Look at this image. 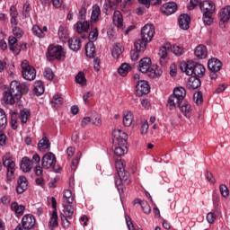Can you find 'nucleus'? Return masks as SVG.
Listing matches in <instances>:
<instances>
[{"instance_id":"nucleus-1","label":"nucleus","mask_w":230,"mask_h":230,"mask_svg":"<svg viewBox=\"0 0 230 230\" xmlns=\"http://www.w3.org/2000/svg\"><path fill=\"white\" fill-rule=\"evenodd\" d=\"M30 84L28 83H20L13 81L10 84L8 91L4 92L3 102L7 105H13L16 100H21L22 94H28Z\"/></svg>"},{"instance_id":"nucleus-2","label":"nucleus","mask_w":230,"mask_h":230,"mask_svg":"<svg viewBox=\"0 0 230 230\" xmlns=\"http://www.w3.org/2000/svg\"><path fill=\"white\" fill-rule=\"evenodd\" d=\"M155 34V27L153 24H146L141 30V39L135 42V49L145 51L148 42L152 41Z\"/></svg>"},{"instance_id":"nucleus-3","label":"nucleus","mask_w":230,"mask_h":230,"mask_svg":"<svg viewBox=\"0 0 230 230\" xmlns=\"http://www.w3.org/2000/svg\"><path fill=\"white\" fill-rule=\"evenodd\" d=\"M140 73H146L149 78H157L163 75V71L157 65H152L150 58H144L139 61Z\"/></svg>"},{"instance_id":"nucleus-4","label":"nucleus","mask_w":230,"mask_h":230,"mask_svg":"<svg viewBox=\"0 0 230 230\" xmlns=\"http://www.w3.org/2000/svg\"><path fill=\"white\" fill-rule=\"evenodd\" d=\"M168 49H171L175 57H181V55H184V48H182V46L173 45L172 47L170 43H167L160 48L158 51V57H160L159 62L161 66H166V62L169 60Z\"/></svg>"},{"instance_id":"nucleus-5","label":"nucleus","mask_w":230,"mask_h":230,"mask_svg":"<svg viewBox=\"0 0 230 230\" xmlns=\"http://www.w3.org/2000/svg\"><path fill=\"white\" fill-rule=\"evenodd\" d=\"M199 8L203 13L202 19L206 26H211L213 24V14L217 10L215 3L209 0H205L199 3Z\"/></svg>"},{"instance_id":"nucleus-6","label":"nucleus","mask_w":230,"mask_h":230,"mask_svg":"<svg viewBox=\"0 0 230 230\" xmlns=\"http://www.w3.org/2000/svg\"><path fill=\"white\" fill-rule=\"evenodd\" d=\"M181 71H184V73L188 76H191V75H194L198 78H202L204 76V73H206V67L202 64L195 63L193 61H188L187 64H183L181 66Z\"/></svg>"},{"instance_id":"nucleus-7","label":"nucleus","mask_w":230,"mask_h":230,"mask_svg":"<svg viewBox=\"0 0 230 230\" xmlns=\"http://www.w3.org/2000/svg\"><path fill=\"white\" fill-rule=\"evenodd\" d=\"M3 165L7 168L6 181L12 182L15 179V162L13 160L12 154L7 153L2 158Z\"/></svg>"},{"instance_id":"nucleus-8","label":"nucleus","mask_w":230,"mask_h":230,"mask_svg":"<svg viewBox=\"0 0 230 230\" xmlns=\"http://www.w3.org/2000/svg\"><path fill=\"white\" fill-rule=\"evenodd\" d=\"M41 166L42 168H45V170H49V168H52L53 172L56 173L60 172V167L57 166V156L51 152H49L43 155L41 159Z\"/></svg>"},{"instance_id":"nucleus-9","label":"nucleus","mask_w":230,"mask_h":230,"mask_svg":"<svg viewBox=\"0 0 230 230\" xmlns=\"http://www.w3.org/2000/svg\"><path fill=\"white\" fill-rule=\"evenodd\" d=\"M66 57V52H64V49L60 45H49L47 52V58L50 62L53 60H62Z\"/></svg>"},{"instance_id":"nucleus-10","label":"nucleus","mask_w":230,"mask_h":230,"mask_svg":"<svg viewBox=\"0 0 230 230\" xmlns=\"http://www.w3.org/2000/svg\"><path fill=\"white\" fill-rule=\"evenodd\" d=\"M22 67V75L24 80H29L30 82L35 80L37 78V71L35 67L30 66L28 64V60H23L21 65Z\"/></svg>"},{"instance_id":"nucleus-11","label":"nucleus","mask_w":230,"mask_h":230,"mask_svg":"<svg viewBox=\"0 0 230 230\" xmlns=\"http://www.w3.org/2000/svg\"><path fill=\"white\" fill-rule=\"evenodd\" d=\"M51 204L54 210L49 221V229L55 230L56 227H58V212H57V199L55 197L51 198Z\"/></svg>"},{"instance_id":"nucleus-12","label":"nucleus","mask_w":230,"mask_h":230,"mask_svg":"<svg viewBox=\"0 0 230 230\" xmlns=\"http://www.w3.org/2000/svg\"><path fill=\"white\" fill-rule=\"evenodd\" d=\"M150 93V84L145 80L137 81L136 84V93L137 96H143Z\"/></svg>"},{"instance_id":"nucleus-13","label":"nucleus","mask_w":230,"mask_h":230,"mask_svg":"<svg viewBox=\"0 0 230 230\" xmlns=\"http://www.w3.org/2000/svg\"><path fill=\"white\" fill-rule=\"evenodd\" d=\"M115 186H120V184H130V172L127 171H119L118 176H115Z\"/></svg>"},{"instance_id":"nucleus-14","label":"nucleus","mask_w":230,"mask_h":230,"mask_svg":"<svg viewBox=\"0 0 230 230\" xmlns=\"http://www.w3.org/2000/svg\"><path fill=\"white\" fill-rule=\"evenodd\" d=\"M35 224H37V220L31 214H27L22 218V226L25 230L33 229L35 227Z\"/></svg>"},{"instance_id":"nucleus-15","label":"nucleus","mask_w":230,"mask_h":230,"mask_svg":"<svg viewBox=\"0 0 230 230\" xmlns=\"http://www.w3.org/2000/svg\"><path fill=\"white\" fill-rule=\"evenodd\" d=\"M113 134L115 145L127 148V133L121 130H117Z\"/></svg>"},{"instance_id":"nucleus-16","label":"nucleus","mask_w":230,"mask_h":230,"mask_svg":"<svg viewBox=\"0 0 230 230\" xmlns=\"http://www.w3.org/2000/svg\"><path fill=\"white\" fill-rule=\"evenodd\" d=\"M63 208H64V213L65 215H61V220L62 222H64V220L66 222V226L69 227V220H67V218H71L73 217V215L75 214V207H73V205L67 203L63 204Z\"/></svg>"},{"instance_id":"nucleus-17","label":"nucleus","mask_w":230,"mask_h":230,"mask_svg":"<svg viewBox=\"0 0 230 230\" xmlns=\"http://www.w3.org/2000/svg\"><path fill=\"white\" fill-rule=\"evenodd\" d=\"M161 12L164 15H172V13L177 12V4L175 2L164 4L161 7Z\"/></svg>"},{"instance_id":"nucleus-18","label":"nucleus","mask_w":230,"mask_h":230,"mask_svg":"<svg viewBox=\"0 0 230 230\" xmlns=\"http://www.w3.org/2000/svg\"><path fill=\"white\" fill-rule=\"evenodd\" d=\"M183 102L182 99H179V97L171 94L167 100V109L169 111H175Z\"/></svg>"},{"instance_id":"nucleus-19","label":"nucleus","mask_w":230,"mask_h":230,"mask_svg":"<svg viewBox=\"0 0 230 230\" xmlns=\"http://www.w3.org/2000/svg\"><path fill=\"white\" fill-rule=\"evenodd\" d=\"M28 190V179L26 176H20L17 181L16 192L18 195L24 193Z\"/></svg>"},{"instance_id":"nucleus-20","label":"nucleus","mask_w":230,"mask_h":230,"mask_svg":"<svg viewBox=\"0 0 230 230\" xmlns=\"http://www.w3.org/2000/svg\"><path fill=\"white\" fill-rule=\"evenodd\" d=\"M191 18L187 13H182L178 18V24L181 30H190Z\"/></svg>"},{"instance_id":"nucleus-21","label":"nucleus","mask_w":230,"mask_h":230,"mask_svg":"<svg viewBox=\"0 0 230 230\" xmlns=\"http://www.w3.org/2000/svg\"><path fill=\"white\" fill-rule=\"evenodd\" d=\"M20 168L22 172L28 173L31 172V168H33V162L28 156H25L22 159Z\"/></svg>"},{"instance_id":"nucleus-22","label":"nucleus","mask_w":230,"mask_h":230,"mask_svg":"<svg viewBox=\"0 0 230 230\" xmlns=\"http://www.w3.org/2000/svg\"><path fill=\"white\" fill-rule=\"evenodd\" d=\"M178 109L185 116V118H191V104L188 103V102L183 101L181 102L180 107Z\"/></svg>"},{"instance_id":"nucleus-23","label":"nucleus","mask_w":230,"mask_h":230,"mask_svg":"<svg viewBox=\"0 0 230 230\" xmlns=\"http://www.w3.org/2000/svg\"><path fill=\"white\" fill-rule=\"evenodd\" d=\"M209 71H220L222 69V61L217 58H211L208 62Z\"/></svg>"},{"instance_id":"nucleus-24","label":"nucleus","mask_w":230,"mask_h":230,"mask_svg":"<svg viewBox=\"0 0 230 230\" xmlns=\"http://www.w3.org/2000/svg\"><path fill=\"white\" fill-rule=\"evenodd\" d=\"M68 47L72 51H79L80 48H82V40H80V38H70L68 40Z\"/></svg>"},{"instance_id":"nucleus-25","label":"nucleus","mask_w":230,"mask_h":230,"mask_svg":"<svg viewBox=\"0 0 230 230\" xmlns=\"http://www.w3.org/2000/svg\"><path fill=\"white\" fill-rule=\"evenodd\" d=\"M202 85V83L200 82V79L197 76H191L189 79L187 87L190 91H194V89H199Z\"/></svg>"},{"instance_id":"nucleus-26","label":"nucleus","mask_w":230,"mask_h":230,"mask_svg":"<svg viewBox=\"0 0 230 230\" xmlns=\"http://www.w3.org/2000/svg\"><path fill=\"white\" fill-rule=\"evenodd\" d=\"M11 209L14 212L16 217H22L24 215V209L26 208L22 205H19L16 201L11 204Z\"/></svg>"},{"instance_id":"nucleus-27","label":"nucleus","mask_w":230,"mask_h":230,"mask_svg":"<svg viewBox=\"0 0 230 230\" xmlns=\"http://www.w3.org/2000/svg\"><path fill=\"white\" fill-rule=\"evenodd\" d=\"M194 55L197 58H206L208 57V49L204 45H199L195 49Z\"/></svg>"},{"instance_id":"nucleus-28","label":"nucleus","mask_w":230,"mask_h":230,"mask_svg":"<svg viewBox=\"0 0 230 230\" xmlns=\"http://www.w3.org/2000/svg\"><path fill=\"white\" fill-rule=\"evenodd\" d=\"M113 22L115 26H118L120 30H124L123 27V15L121 14V12L115 11L113 13Z\"/></svg>"},{"instance_id":"nucleus-29","label":"nucleus","mask_w":230,"mask_h":230,"mask_svg":"<svg viewBox=\"0 0 230 230\" xmlns=\"http://www.w3.org/2000/svg\"><path fill=\"white\" fill-rule=\"evenodd\" d=\"M51 144L47 137H43L38 143V148L40 152H46V150H49Z\"/></svg>"},{"instance_id":"nucleus-30","label":"nucleus","mask_w":230,"mask_h":230,"mask_svg":"<svg viewBox=\"0 0 230 230\" xmlns=\"http://www.w3.org/2000/svg\"><path fill=\"white\" fill-rule=\"evenodd\" d=\"M219 19L222 22H227L230 19V5H227L226 7L223 8L219 12Z\"/></svg>"},{"instance_id":"nucleus-31","label":"nucleus","mask_w":230,"mask_h":230,"mask_svg":"<svg viewBox=\"0 0 230 230\" xmlns=\"http://www.w3.org/2000/svg\"><path fill=\"white\" fill-rule=\"evenodd\" d=\"M89 28H91V24L89 23V22H77L76 23L77 33H84L85 31H89Z\"/></svg>"},{"instance_id":"nucleus-32","label":"nucleus","mask_w":230,"mask_h":230,"mask_svg":"<svg viewBox=\"0 0 230 230\" xmlns=\"http://www.w3.org/2000/svg\"><path fill=\"white\" fill-rule=\"evenodd\" d=\"M172 96H175L176 98L184 101V99L186 98V89H184V87L182 86L174 88Z\"/></svg>"},{"instance_id":"nucleus-33","label":"nucleus","mask_w":230,"mask_h":230,"mask_svg":"<svg viewBox=\"0 0 230 230\" xmlns=\"http://www.w3.org/2000/svg\"><path fill=\"white\" fill-rule=\"evenodd\" d=\"M132 121H134V115L132 112H125L122 119L124 127H130L132 125Z\"/></svg>"},{"instance_id":"nucleus-34","label":"nucleus","mask_w":230,"mask_h":230,"mask_svg":"<svg viewBox=\"0 0 230 230\" xmlns=\"http://www.w3.org/2000/svg\"><path fill=\"white\" fill-rule=\"evenodd\" d=\"M62 103H64V98H62V95L59 93H57L52 97L51 106L54 109H58L59 105H62Z\"/></svg>"},{"instance_id":"nucleus-35","label":"nucleus","mask_w":230,"mask_h":230,"mask_svg":"<svg viewBox=\"0 0 230 230\" xmlns=\"http://www.w3.org/2000/svg\"><path fill=\"white\" fill-rule=\"evenodd\" d=\"M85 53H86V57H89V58H93V57H94V53H96V48L94 47V42H88L85 45Z\"/></svg>"},{"instance_id":"nucleus-36","label":"nucleus","mask_w":230,"mask_h":230,"mask_svg":"<svg viewBox=\"0 0 230 230\" xmlns=\"http://www.w3.org/2000/svg\"><path fill=\"white\" fill-rule=\"evenodd\" d=\"M33 91L36 96H40L41 94H44V83H42V81H36L34 83Z\"/></svg>"},{"instance_id":"nucleus-37","label":"nucleus","mask_w":230,"mask_h":230,"mask_svg":"<svg viewBox=\"0 0 230 230\" xmlns=\"http://www.w3.org/2000/svg\"><path fill=\"white\" fill-rule=\"evenodd\" d=\"M31 116V113H30V110L24 109L20 111V116L19 119L21 123H28V119Z\"/></svg>"},{"instance_id":"nucleus-38","label":"nucleus","mask_w":230,"mask_h":230,"mask_svg":"<svg viewBox=\"0 0 230 230\" xmlns=\"http://www.w3.org/2000/svg\"><path fill=\"white\" fill-rule=\"evenodd\" d=\"M130 65H128V63H123L120 65V66L118 69V73L119 75H120V76H127V75H128V71H130Z\"/></svg>"},{"instance_id":"nucleus-39","label":"nucleus","mask_w":230,"mask_h":230,"mask_svg":"<svg viewBox=\"0 0 230 230\" xmlns=\"http://www.w3.org/2000/svg\"><path fill=\"white\" fill-rule=\"evenodd\" d=\"M121 53H123V47L121 44L118 43L113 47L111 55L113 58H119V57H121Z\"/></svg>"},{"instance_id":"nucleus-40","label":"nucleus","mask_w":230,"mask_h":230,"mask_svg":"<svg viewBox=\"0 0 230 230\" xmlns=\"http://www.w3.org/2000/svg\"><path fill=\"white\" fill-rule=\"evenodd\" d=\"M31 31L32 34L35 35V37H38V39H44V37H46L44 31H42V29L39 25H33Z\"/></svg>"},{"instance_id":"nucleus-41","label":"nucleus","mask_w":230,"mask_h":230,"mask_svg":"<svg viewBox=\"0 0 230 230\" xmlns=\"http://www.w3.org/2000/svg\"><path fill=\"white\" fill-rule=\"evenodd\" d=\"M26 49V44L22 45L19 43V41L16 44L9 47L10 51H13L14 55H19V53H21V49Z\"/></svg>"},{"instance_id":"nucleus-42","label":"nucleus","mask_w":230,"mask_h":230,"mask_svg":"<svg viewBox=\"0 0 230 230\" xmlns=\"http://www.w3.org/2000/svg\"><path fill=\"white\" fill-rule=\"evenodd\" d=\"M63 199L66 201V204H72L75 202V196H73L71 190H65Z\"/></svg>"},{"instance_id":"nucleus-43","label":"nucleus","mask_w":230,"mask_h":230,"mask_svg":"<svg viewBox=\"0 0 230 230\" xmlns=\"http://www.w3.org/2000/svg\"><path fill=\"white\" fill-rule=\"evenodd\" d=\"M102 14V9H100V6L98 4H95L93 6L92 11V21H94L96 22L98 21V17Z\"/></svg>"},{"instance_id":"nucleus-44","label":"nucleus","mask_w":230,"mask_h":230,"mask_svg":"<svg viewBox=\"0 0 230 230\" xmlns=\"http://www.w3.org/2000/svg\"><path fill=\"white\" fill-rule=\"evenodd\" d=\"M75 83L79 84L80 85H85V84H87V80L85 79V74H84V72H79L76 75H75Z\"/></svg>"},{"instance_id":"nucleus-45","label":"nucleus","mask_w":230,"mask_h":230,"mask_svg":"<svg viewBox=\"0 0 230 230\" xmlns=\"http://www.w3.org/2000/svg\"><path fill=\"white\" fill-rule=\"evenodd\" d=\"M6 125H8V119H6V113H4V111L0 109V128H6Z\"/></svg>"},{"instance_id":"nucleus-46","label":"nucleus","mask_w":230,"mask_h":230,"mask_svg":"<svg viewBox=\"0 0 230 230\" xmlns=\"http://www.w3.org/2000/svg\"><path fill=\"white\" fill-rule=\"evenodd\" d=\"M30 13H31V5L30 3L26 2L23 4L22 7V17H24V19H28V17H30Z\"/></svg>"},{"instance_id":"nucleus-47","label":"nucleus","mask_w":230,"mask_h":230,"mask_svg":"<svg viewBox=\"0 0 230 230\" xmlns=\"http://www.w3.org/2000/svg\"><path fill=\"white\" fill-rule=\"evenodd\" d=\"M80 157H82V152H77L75 157L72 160L71 170H76L78 168V164L80 163Z\"/></svg>"},{"instance_id":"nucleus-48","label":"nucleus","mask_w":230,"mask_h":230,"mask_svg":"<svg viewBox=\"0 0 230 230\" xmlns=\"http://www.w3.org/2000/svg\"><path fill=\"white\" fill-rule=\"evenodd\" d=\"M58 37L61 40H67L69 34L67 33V30H66V28H64V26H59L58 29Z\"/></svg>"},{"instance_id":"nucleus-49","label":"nucleus","mask_w":230,"mask_h":230,"mask_svg":"<svg viewBox=\"0 0 230 230\" xmlns=\"http://www.w3.org/2000/svg\"><path fill=\"white\" fill-rule=\"evenodd\" d=\"M127 152H128L127 147H122L119 146H117L114 149V155H117V157H121L122 155H126Z\"/></svg>"},{"instance_id":"nucleus-50","label":"nucleus","mask_w":230,"mask_h":230,"mask_svg":"<svg viewBox=\"0 0 230 230\" xmlns=\"http://www.w3.org/2000/svg\"><path fill=\"white\" fill-rule=\"evenodd\" d=\"M119 3H121V0H107L104 6H106V10H109V8H116Z\"/></svg>"},{"instance_id":"nucleus-51","label":"nucleus","mask_w":230,"mask_h":230,"mask_svg":"<svg viewBox=\"0 0 230 230\" xmlns=\"http://www.w3.org/2000/svg\"><path fill=\"white\" fill-rule=\"evenodd\" d=\"M193 100L197 105H201L204 102V97L202 96V92H197L193 95Z\"/></svg>"},{"instance_id":"nucleus-52","label":"nucleus","mask_w":230,"mask_h":230,"mask_svg":"<svg viewBox=\"0 0 230 230\" xmlns=\"http://www.w3.org/2000/svg\"><path fill=\"white\" fill-rule=\"evenodd\" d=\"M219 191H220L222 197H224L225 199L229 197V189L227 188V186L226 184H221L219 186Z\"/></svg>"},{"instance_id":"nucleus-53","label":"nucleus","mask_w":230,"mask_h":230,"mask_svg":"<svg viewBox=\"0 0 230 230\" xmlns=\"http://www.w3.org/2000/svg\"><path fill=\"white\" fill-rule=\"evenodd\" d=\"M43 75L45 78H47V80H53V78H55V74L53 73V70L49 67L45 68Z\"/></svg>"},{"instance_id":"nucleus-54","label":"nucleus","mask_w":230,"mask_h":230,"mask_svg":"<svg viewBox=\"0 0 230 230\" xmlns=\"http://www.w3.org/2000/svg\"><path fill=\"white\" fill-rule=\"evenodd\" d=\"M90 42H94V40H98V28H94L88 36Z\"/></svg>"},{"instance_id":"nucleus-55","label":"nucleus","mask_w":230,"mask_h":230,"mask_svg":"<svg viewBox=\"0 0 230 230\" xmlns=\"http://www.w3.org/2000/svg\"><path fill=\"white\" fill-rule=\"evenodd\" d=\"M13 33L14 35V37H17V39H21V37H22V35H24V31H22V29H21V27H13Z\"/></svg>"},{"instance_id":"nucleus-56","label":"nucleus","mask_w":230,"mask_h":230,"mask_svg":"<svg viewBox=\"0 0 230 230\" xmlns=\"http://www.w3.org/2000/svg\"><path fill=\"white\" fill-rule=\"evenodd\" d=\"M115 167H116L118 174L119 173V172H125V164H123V161H121V160H117L115 162Z\"/></svg>"},{"instance_id":"nucleus-57","label":"nucleus","mask_w":230,"mask_h":230,"mask_svg":"<svg viewBox=\"0 0 230 230\" xmlns=\"http://www.w3.org/2000/svg\"><path fill=\"white\" fill-rule=\"evenodd\" d=\"M141 208H142V211L146 215H150V213L152 212V208H150V204H148L146 201H143V203L141 205Z\"/></svg>"},{"instance_id":"nucleus-58","label":"nucleus","mask_w":230,"mask_h":230,"mask_svg":"<svg viewBox=\"0 0 230 230\" xmlns=\"http://www.w3.org/2000/svg\"><path fill=\"white\" fill-rule=\"evenodd\" d=\"M16 118H17V113H13L11 117V128H13V130H17L18 128Z\"/></svg>"},{"instance_id":"nucleus-59","label":"nucleus","mask_w":230,"mask_h":230,"mask_svg":"<svg viewBox=\"0 0 230 230\" xmlns=\"http://www.w3.org/2000/svg\"><path fill=\"white\" fill-rule=\"evenodd\" d=\"M207 220L208 224H215V220H217V214L213 212H209L207 215Z\"/></svg>"},{"instance_id":"nucleus-60","label":"nucleus","mask_w":230,"mask_h":230,"mask_svg":"<svg viewBox=\"0 0 230 230\" xmlns=\"http://www.w3.org/2000/svg\"><path fill=\"white\" fill-rule=\"evenodd\" d=\"M0 48L3 50H4V49H6V48H8L6 41H4V35L3 33H0Z\"/></svg>"},{"instance_id":"nucleus-61","label":"nucleus","mask_w":230,"mask_h":230,"mask_svg":"<svg viewBox=\"0 0 230 230\" xmlns=\"http://www.w3.org/2000/svg\"><path fill=\"white\" fill-rule=\"evenodd\" d=\"M10 17L11 18H17L19 17V13L17 12V8L15 6L12 5L10 7Z\"/></svg>"},{"instance_id":"nucleus-62","label":"nucleus","mask_w":230,"mask_h":230,"mask_svg":"<svg viewBox=\"0 0 230 230\" xmlns=\"http://www.w3.org/2000/svg\"><path fill=\"white\" fill-rule=\"evenodd\" d=\"M148 133V121L145 120L141 125V134L145 135Z\"/></svg>"},{"instance_id":"nucleus-63","label":"nucleus","mask_w":230,"mask_h":230,"mask_svg":"<svg viewBox=\"0 0 230 230\" xmlns=\"http://www.w3.org/2000/svg\"><path fill=\"white\" fill-rule=\"evenodd\" d=\"M85 13H87V9H85V7H81L79 10V19L81 21H85Z\"/></svg>"},{"instance_id":"nucleus-64","label":"nucleus","mask_w":230,"mask_h":230,"mask_svg":"<svg viewBox=\"0 0 230 230\" xmlns=\"http://www.w3.org/2000/svg\"><path fill=\"white\" fill-rule=\"evenodd\" d=\"M141 51L143 50H138L136 49V51L131 52V60H133V62H136V60L139 58V53H141Z\"/></svg>"}]
</instances>
